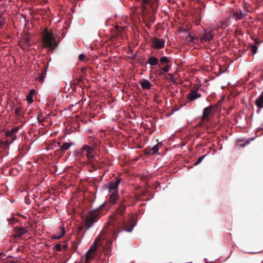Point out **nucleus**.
I'll use <instances>...</instances> for the list:
<instances>
[{"label":"nucleus","instance_id":"39448f33","mask_svg":"<svg viewBox=\"0 0 263 263\" xmlns=\"http://www.w3.org/2000/svg\"><path fill=\"white\" fill-rule=\"evenodd\" d=\"M98 219L99 217L98 212L94 211L90 212L85 220V224L87 227L85 231L91 228L93 223L98 220Z\"/></svg>","mask_w":263,"mask_h":263},{"label":"nucleus","instance_id":"f704fd0d","mask_svg":"<svg viewBox=\"0 0 263 263\" xmlns=\"http://www.w3.org/2000/svg\"><path fill=\"white\" fill-rule=\"evenodd\" d=\"M62 249L63 248L64 250H66L67 248V245L66 243L64 244L63 245H62Z\"/></svg>","mask_w":263,"mask_h":263},{"label":"nucleus","instance_id":"0eeeda50","mask_svg":"<svg viewBox=\"0 0 263 263\" xmlns=\"http://www.w3.org/2000/svg\"><path fill=\"white\" fill-rule=\"evenodd\" d=\"M65 230L63 226H60L57 229V230L54 234H53L51 238L54 239H60L65 234Z\"/></svg>","mask_w":263,"mask_h":263},{"label":"nucleus","instance_id":"ea45409f","mask_svg":"<svg viewBox=\"0 0 263 263\" xmlns=\"http://www.w3.org/2000/svg\"><path fill=\"white\" fill-rule=\"evenodd\" d=\"M85 263H90V260H87L85 259Z\"/></svg>","mask_w":263,"mask_h":263},{"label":"nucleus","instance_id":"7c9ffc66","mask_svg":"<svg viewBox=\"0 0 263 263\" xmlns=\"http://www.w3.org/2000/svg\"><path fill=\"white\" fill-rule=\"evenodd\" d=\"M204 157H205V155L199 157L198 160L196 162H195V165H197L199 164L200 163H201V162L202 161V160L203 159Z\"/></svg>","mask_w":263,"mask_h":263},{"label":"nucleus","instance_id":"37998d69","mask_svg":"<svg viewBox=\"0 0 263 263\" xmlns=\"http://www.w3.org/2000/svg\"><path fill=\"white\" fill-rule=\"evenodd\" d=\"M170 2H174L173 1H172L171 0H168Z\"/></svg>","mask_w":263,"mask_h":263},{"label":"nucleus","instance_id":"2f4dec72","mask_svg":"<svg viewBox=\"0 0 263 263\" xmlns=\"http://www.w3.org/2000/svg\"><path fill=\"white\" fill-rule=\"evenodd\" d=\"M168 75L171 77V81L174 83L176 82V79L175 78L173 74L172 73H168Z\"/></svg>","mask_w":263,"mask_h":263},{"label":"nucleus","instance_id":"c756f323","mask_svg":"<svg viewBox=\"0 0 263 263\" xmlns=\"http://www.w3.org/2000/svg\"><path fill=\"white\" fill-rule=\"evenodd\" d=\"M135 225V224H134L130 228L124 229V231L128 232H131L133 231V228L134 227ZM123 231L124 230H119V233Z\"/></svg>","mask_w":263,"mask_h":263},{"label":"nucleus","instance_id":"412c9836","mask_svg":"<svg viewBox=\"0 0 263 263\" xmlns=\"http://www.w3.org/2000/svg\"><path fill=\"white\" fill-rule=\"evenodd\" d=\"M73 145V143H72V142H65V143H64L60 146V148L61 150H62L63 151H66L68 150L71 145Z\"/></svg>","mask_w":263,"mask_h":263},{"label":"nucleus","instance_id":"473e14b6","mask_svg":"<svg viewBox=\"0 0 263 263\" xmlns=\"http://www.w3.org/2000/svg\"><path fill=\"white\" fill-rule=\"evenodd\" d=\"M85 55L84 54H83V53H81L79 55V60L80 61H82L83 60H84V59H85Z\"/></svg>","mask_w":263,"mask_h":263},{"label":"nucleus","instance_id":"6ab92c4d","mask_svg":"<svg viewBox=\"0 0 263 263\" xmlns=\"http://www.w3.org/2000/svg\"><path fill=\"white\" fill-rule=\"evenodd\" d=\"M255 105L259 109L263 108V92L255 101Z\"/></svg>","mask_w":263,"mask_h":263},{"label":"nucleus","instance_id":"c03bdc74","mask_svg":"<svg viewBox=\"0 0 263 263\" xmlns=\"http://www.w3.org/2000/svg\"><path fill=\"white\" fill-rule=\"evenodd\" d=\"M257 113H259L260 112V111L259 110H257Z\"/></svg>","mask_w":263,"mask_h":263},{"label":"nucleus","instance_id":"a19ab883","mask_svg":"<svg viewBox=\"0 0 263 263\" xmlns=\"http://www.w3.org/2000/svg\"><path fill=\"white\" fill-rule=\"evenodd\" d=\"M249 143V142H247L246 143L243 144L241 145L242 146H245L247 144Z\"/></svg>","mask_w":263,"mask_h":263},{"label":"nucleus","instance_id":"5701e85b","mask_svg":"<svg viewBox=\"0 0 263 263\" xmlns=\"http://www.w3.org/2000/svg\"><path fill=\"white\" fill-rule=\"evenodd\" d=\"M195 39V37L189 33L188 35L185 37V41L187 44H191V43L193 42V41Z\"/></svg>","mask_w":263,"mask_h":263},{"label":"nucleus","instance_id":"7ed1b4c3","mask_svg":"<svg viewBox=\"0 0 263 263\" xmlns=\"http://www.w3.org/2000/svg\"><path fill=\"white\" fill-rule=\"evenodd\" d=\"M42 45L43 48H47L48 50L51 51L55 50L58 45V43L56 41L54 34L47 29L43 32Z\"/></svg>","mask_w":263,"mask_h":263},{"label":"nucleus","instance_id":"79ce46f5","mask_svg":"<svg viewBox=\"0 0 263 263\" xmlns=\"http://www.w3.org/2000/svg\"><path fill=\"white\" fill-rule=\"evenodd\" d=\"M9 263H16V262L15 261H10Z\"/></svg>","mask_w":263,"mask_h":263},{"label":"nucleus","instance_id":"ddd939ff","mask_svg":"<svg viewBox=\"0 0 263 263\" xmlns=\"http://www.w3.org/2000/svg\"><path fill=\"white\" fill-rule=\"evenodd\" d=\"M139 2L141 4V6L144 9H145L147 5H150L152 7H154L153 2L157 3L158 0H136Z\"/></svg>","mask_w":263,"mask_h":263},{"label":"nucleus","instance_id":"423d86ee","mask_svg":"<svg viewBox=\"0 0 263 263\" xmlns=\"http://www.w3.org/2000/svg\"><path fill=\"white\" fill-rule=\"evenodd\" d=\"M246 13H243L240 9H236L233 10L230 14V16L235 21H237L240 20H242L246 15Z\"/></svg>","mask_w":263,"mask_h":263},{"label":"nucleus","instance_id":"a211bd4d","mask_svg":"<svg viewBox=\"0 0 263 263\" xmlns=\"http://www.w3.org/2000/svg\"><path fill=\"white\" fill-rule=\"evenodd\" d=\"M140 85L143 89H149L151 88L152 84L147 80L144 79L140 82Z\"/></svg>","mask_w":263,"mask_h":263},{"label":"nucleus","instance_id":"4468645a","mask_svg":"<svg viewBox=\"0 0 263 263\" xmlns=\"http://www.w3.org/2000/svg\"><path fill=\"white\" fill-rule=\"evenodd\" d=\"M161 145V144L160 143H158L154 145L152 148H150L149 149H145V152L146 154L148 155H154L158 152L160 148V145Z\"/></svg>","mask_w":263,"mask_h":263},{"label":"nucleus","instance_id":"c9c22d12","mask_svg":"<svg viewBox=\"0 0 263 263\" xmlns=\"http://www.w3.org/2000/svg\"><path fill=\"white\" fill-rule=\"evenodd\" d=\"M5 256V254H4V253H3V252H0V259H1V258H2V257H3V256Z\"/></svg>","mask_w":263,"mask_h":263},{"label":"nucleus","instance_id":"20e7f679","mask_svg":"<svg viewBox=\"0 0 263 263\" xmlns=\"http://www.w3.org/2000/svg\"><path fill=\"white\" fill-rule=\"evenodd\" d=\"M19 127L15 126L12 128L11 130H7L5 132V136L6 139L5 143L7 145L12 144L16 139V134L18 132Z\"/></svg>","mask_w":263,"mask_h":263},{"label":"nucleus","instance_id":"e433bc0d","mask_svg":"<svg viewBox=\"0 0 263 263\" xmlns=\"http://www.w3.org/2000/svg\"><path fill=\"white\" fill-rule=\"evenodd\" d=\"M20 109H18V108H16V109H15V113H16V114H18L19 113V112H20Z\"/></svg>","mask_w":263,"mask_h":263},{"label":"nucleus","instance_id":"9b49d317","mask_svg":"<svg viewBox=\"0 0 263 263\" xmlns=\"http://www.w3.org/2000/svg\"><path fill=\"white\" fill-rule=\"evenodd\" d=\"M213 106L210 105L204 108L203 110V113L202 116V119L203 120L209 121L210 115L212 112Z\"/></svg>","mask_w":263,"mask_h":263},{"label":"nucleus","instance_id":"393cba45","mask_svg":"<svg viewBox=\"0 0 263 263\" xmlns=\"http://www.w3.org/2000/svg\"><path fill=\"white\" fill-rule=\"evenodd\" d=\"M170 66H169L168 65L165 66L161 69V70L160 72V75L163 74L164 72H167L170 70Z\"/></svg>","mask_w":263,"mask_h":263},{"label":"nucleus","instance_id":"6e6552de","mask_svg":"<svg viewBox=\"0 0 263 263\" xmlns=\"http://www.w3.org/2000/svg\"><path fill=\"white\" fill-rule=\"evenodd\" d=\"M165 42L163 39L155 38L153 40V47L156 49L163 48L164 47Z\"/></svg>","mask_w":263,"mask_h":263},{"label":"nucleus","instance_id":"c85d7f7f","mask_svg":"<svg viewBox=\"0 0 263 263\" xmlns=\"http://www.w3.org/2000/svg\"><path fill=\"white\" fill-rule=\"evenodd\" d=\"M16 219L13 217L8 219V223L10 224H13L16 222Z\"/></svg>","mask_w":263,"mask_h":263},{"label":"nucleus","instance_id":"4c0bfd02","mask_svg":"<svg viewBox=\"0 0 263 263\" xmlns=\"http://www.w3.org/2000/svg\"><path fill=\"white\" fill-rule=\"evenodd\" d=\"M255 44H258L259 43V42H258V39H255Z\"/></svg>","mask_w":263,"mask_h":263},{"label":"nucleus","instance_id":"72a5a7b5","mask_svg":"<svg viewBox=\"0 0 263 263\" xmlns=\"http://www.w3.org/2000/svg\"><path fill=\"white\" fill-rule=\"evenodd\" d=\"M179 31L180 33H182V32H187V30L186 29H184L182 27H180L179 29Z\"/></svg>","mask_w":263,"mask_h":263},{"label":"nucleus","instance_id":"4be33fe9","mask_svg":"<svg viewBox=\"0 0 263 263\" xmlns=\"http://www.w3.org/2000/svg\"><path fill=\"white\" fill-rule=\"evenodd\" d=\"M34 93L35 90L34 89H31L27 95L26 99L29 103H32L33 102V100L32 97Z\"/></svg>","mask_w":263,"mask_h":263},{"label":"nucleus","instance_id":"bb28decb","mask_svg":"<svg viewBox=\"0 0 263 263\" xmlns=\"http://www.w3.org/2000/svg\"><path fill=\"white\" fill-rule=\"evenodd\" d=\"M53 250H55L59 252H61L62 250V245L60 243H57L55 245V246L53 247Z\"/></svg>","mask_w":263,"mask_h":263},{"label":"nucleus","instance_id":"a878e982","mask_svg":"<svg viewBox=\"0 0 263 263\" xmlns=\"http://www.w3.org/2000/svg\"><path fill=\"white\" fill-rule=\"evenodd\" d=\"M46 76V71H43L41 72V76L39 78V81L40 82H43Z\"/></svg>","mask_w":263,"mask_h":263},{"label":"nucleus","instance_id":"9d476101","mask_svg":"<svg viewBox=\"0 0 263 263\" xmlns=\"http://www.w3.org/2000/svg\"><path fill=\"white\" fill-rule=\"evenodd\" d=\"M201 96V94L198 92L197 90L193 89L189 93L187 94V98L189 100V102H190L200 98Z\"/></svg>","mask_w":263,"mask_h":263},{"label":"nucleus","instance_id":"f3484780","mask_svg":"<svg viewBox=\"0 0 263 263\" xmlns=\"http://www.w3.org/2000/svg\"><path fill=\"white\" fill-rule=\"evenodd\" d=\"M159 63V60L158 59L155 57V56H152L150 57L147 61L146 64H149L151 66H156Z\"/></svg>","mask_w":263,"mask_h":263},{"label":"nucleus","instance_id":"f03ea898","mask_svg":"<svg viewBox=\"0 0 263 263\" xmlns=\"http://www.w3.org/2000/svg\"><path fill=\"white\" fill-rule=\"evenodd\" d=\"M120 181V178H116L115 182L110 181L105 186L108 192L107 200L112 204H115L118 199V187Z\"/></svg>","mask_w":263,"mask_h":263},{"label":"nucleus","instance_id":"a18cd8bd","mask_svg":"<svg viewBox=\"0 0 263 263\" xmlns=\"http://www.w3.org/2000/svg\"><path fill=\"white\" fill-rule=\"evenodd\" d=\"M110 224H111V220L109 221Z\"/></svg>","mask_w":263,"mask_h":263},{"label":"nucleus","instance_id":"b1692460","mask_svg":"<svg viewBox=\"0 0 263 263\" xmlns=\"http://www.w3.org/2000/svg\"><path fill=\"white\" fill-rule=\"evenodd\" d=\"M160 63L162 64H168L170 62L169 59L167 57L163 56L160 59Z\"/></svg>","mask_w":263,"mask_h":263},{"label":"nucleus","instance_id":"f8f14e48","mask_svg":"<svg viewBox=\"0 0 263 263\" xmlns=\"http://www.w3.org/2000/svg\"><path fill=\"white\" fill-rule=\"evenodd\" d=\"M14 236L19 238L23 236L24 234L27 233L28 231L26 228L23 227H16L14 228Z\"/></svg>","mask_w":263,"mask_h":263},{"label":"nucleus","instance_id":"aec40b11","mask_svg":"<svg viewBox=\"0 0 263 263\" xmlns=\"http://www.w3.org/2000/svg\"><path fill=\"white\" fill-rule=\"evenodd\" d=\"M21 42L23 43L24 45H25L26 46H29L31 45L30 39L28 36L24 35L22 38Z\"/></svg>","mask_w":263,"mask_h":263},{"label":"nucleus","instance_id":"cd10ccee","mask_svg":"<svg viewBox=\"0 0 263 263\" xmlns=\"http://www.w3.org/2000/svg\"><path fill=\"white\" fill-rule=\"evenodd\" d=\"M250 48L253 54H255L257 53L258 47L256 45H251Z\"/></svg>","mask_w":263,"mask_h":263},{"label":"nucleus","instance_id":"1a4fd4ad","mask_svg":"<svg viewBox=\"0 0 263 263\" xmlns=\"http://www.w3.org/2000/svg\"><path fill=\"white\" fill-rule=\"evenodd\" d=\"M96 253V246L91 247L86 253L85 259L87 260H91L93 259Z\"/></svg>","mask_w":263,"mask_h":263},{"label":"nucleus","instance_id":"f257e3e1","mask_svg":"<svg viewBox=\"0 0 263 263\" xmlns=\"http://www.w3.org/2000/svg\"><path fill=\"white\" fill-rule=\"evenodd\" d=\"M76 154L80 159H83L86 157L87 164L91 165L93 167L96 166L98 160L93 147L84 144L80 149L76 152Z\"/></svg>","mask_w":263,"mask_h":263},{"label":"nucleus","instance_id":"dca6fc26","mask_svg":"<svg viewBox=\"0 0 263 263\" xmlns=\"http://www.w3.org/2000/svg\"><path fill=\"white\" fill-rule=\"evenodd\" d=\"M125 202V200L123 199L122 201L120 203L119 207L117 209V213L120 215H122L125 211L126 205L124 204Z\"/></svg>","mask_w":263,"mask_h":263},{"label":"nucleus","instance_id":"2eb2a0df","mask_svg":"<svg viewBox=\"0 0 263 263\" xmlns=\"http://www.w3.org/2000/svg\"><path fill=\"white\" fill-rule=\"evenodd\" d=\"M213 38V34L212 31H205L201 39L202 42H210Z\"/></svg>","mask_w":263,"mask_h":263},{"label":"nucleus","instance_id":"58836bf2","mask_svg":"<svg viewBox=\"0 0 263 263\" xmlns=\"http://www.w3.org/2000/svg\"><path fill=\"white\" fill-rule=\"evenodd\" d=\"M115 233H116L115 231H114V235L115 236V238H116V237H117L118 234L116 235Z\"/></svg>","mask_w":263,"mask_h":263}]
</instances>
